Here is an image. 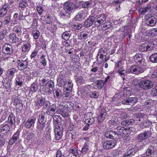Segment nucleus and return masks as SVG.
I'll return each instance as SVG.
<instances>
[{
	"label": "nucleus",
	"mask_w": 157,
	"mask_h": 157,
	"mask_svg": "<svg viewBox=\"0 0 157 157\" xmlns=\"http://www.w3.org/2000/svg\"><path fill=\"white\" fill-rule=\"evenodd\" d=\"M11 16H8L5 17L2 21L3 23L5 25H7L10 23L11 20Z\"/></svg>",
	"instance_id": "47"
},
{
	"label": "nucleus",
	"mask_w": 157,
	"mask_h": 157,
	"mask_svg": "<svg viewBox=\"0 0 157 157\" xmlns=\"http://www.w3.org/2000/svg\"><path fill=\"white\" fill-rule=\"evenodd\" d=\"M10 125L7 124L4 125H1L0 126V130L1 132H2L5 131H8L10 129Z\"/></svg>",
	"instance_id": "37"
},
{
	"label": "nucleus",
	"mask_w": 157,
	"mask_h": 157,
	"mask_svg": "<svg viewBox=\"0 0 157 157\" xmlns=\"http://www.w3.org/2000/svg\"><path fill=\"white\" fill-rule=\"evenodd\" d=\"M28 6V3L25 1L21 0L19 2V6L21 9H24Z\"/></svg>",
	"instance_id": "44"
},
{
	"label": "nucleus",
	"mask_w": 157,
	"mask_h": 157,
	"mask_svg": "<svg viewBox=\"0 0 157 157\" xmlns=\"http://www.w3.org/2000/svg\"><path fill=\"white\" fill-rule=\"evenodd\" d=\"M67 111V109H63L62 112L60 114L63 117H68L69 115Z\"/></svg>",
	"instance_id": "56"
},
{
	"label": "nucleus",
	"mask_w": 157,
	"mask_h": 157,
	"mask_svg": "<svg viewBox=\"0 0 157 157\" xmlns=\"http://www.w3.org/2000/svg\"><path fill=\"white\" fill-rule=\"evenodd\" d=\"M10 8L9 5L8 4L5 3L3 5L2 8L7 12L10 9Z\"/></svg>",
	"instance_id": "62"
},
{
	"label": "nucleus",
	"mask_w": 157,
	"mask_h": 157,
	"mask_svg": "<svg viewBox=\"0 0 157 157\" xmlns=\"http://www.w3.org/2000/svg\"><path fill=\"white\" fill-rule=\"evenodd\" d=\"M8 121L10 123L13 124L15 123V117L13 113L10 114L8 117Z\"/></svg>",
	"instance_id": "35"
},
{
	"label": "nucleus",
	"mask_w": 157,
	"mask_h": 157,
	"mask_svg": "<svg viewBox=\"0 0 157 157\" xmlns=\"http://www.w3.org/2000/svg\"><path fill=\"white\" fill-rule=\"evenodd\" d=\"M17 63L18 66L17 68L19 70L23 71L27 68L28 66V61L27 59L25 60H22L21 59L17 60Z\"/></svg>",
	"instance_id": "9"
},
{
	"label": "nucleus",
	"mask_w": 157,
	"mask_h": 157,
	"mask_svg": "<svg viewBox=\"0 0 157 157\" xmlns=\"http://www.w3.org/2000/svg\"><path fill=\"white\" fill-rule=\"evenodd\" d=\"M64 11L70 14L72 12L74 8V4L71 2L68 1L63 3Z\"/></svg>",
	"instance_id": "4"
},
{
	"label": "nucleus",
	"mask_w": 157,
	"mask_h": 157,
	"mask_svg": "<svg viewBox=\"0 0 157 157\" xmlns=\"http://www.w3.org/2000/svg\"><path fill=\"white\" fill-rule=\"evenodd\" d=\"M156 151V147L153 146H150L146 152L147 155L149 156L154 154Z\"/></svg>",
	"instance_id": "23"
},
{
	"label": "nucleus",
	"mask_w": 157,
	"mask_h": 157,
	"mask_svg": "<svg viewBox=\"0 0 157 157\" xmlns=\"http://www.w3.org/2000/svg\"><path fill=\"white\" fill-rule=\"evenodd\" d=\"M32 33L35 39H37L38 38L40 34L39 31L36 29H33L32 31Z\"/></svg>",
	"instance_id": "32"
},
{
	"label": "nucleus",
	"mask_w": 157,
	"mask_h": 157,
	"mask_svg": "<svg viewBox=\"0 0 157 157\" xmlns=\"http://www.w3.org/2000/svg\"><path fill=\"white\" fill-rule=\"evenodd\" d=\"M135 123V121L133 119H126L121 121V124L123 126L133 125Z\"/></svg>",
	"instance_id": "25"
},
{
	"label": "nucleus",
	"mask_w": 157,
	"mask_h": 157,
	"mask_svg": "<svg viewBox=\"0 0 157 157\" xmlns=\"http://www.w3.org/2000/svg\"><path fill=\"white\" fill-rule=\"evenodd\" d=\"M151 136V134L150 131H145L144 133H141L139 134L137 136V139L140 140V142L141 141L144 140Z\"/></svg>",
	"instance_id": "12"
},
{
	"label": "nucleus",
	"mask_w": 157,
	"mask_h": 157,
	"mask_svg": "<svg viewBox=\"0 0 157 157\" xmlns=\"http://www.w3.org/2000/svg\"><path fill=\"white\" fill-rule=\"evenodd\" d=\"M37 21L38 19L37 18H34L33 20V22L31 26L32 27H33L34 28L37 27L38 25Z\"/></svg>",
	"instance_id": "63"
},
{
	"label": "nucleus",
	"mask_w": 157,
	"mask_h": 157,
	"mask_svg": "<svg viewBox=\"0 0 157 157\" xmlns=\"http://www.w3.org/2000/svg\"><path fill=\"white\" fill-rule=\"evenodd\" d=\"M88 37V34L87 32H83L80 33L78 36V39L80 40L85 39Z\"/></svg>",
	"instance_id": "41"
},
{
	"label": "nucleus",
	"mask_w": 157,
	"mask_h": 157,
	"mask_svg": "<svg viewBox=\"0 0 157 157\" xmlns=\"http://www.w3.org/2000/svg\"><path fill=\"white\" fill-rule=\"evenodd\" d=\"M46 86H48V88H51L52 90L55 88L54 82L52 80H49L47 82Z\"/></svg>",
	"instance_id": "46"
},
{
	"label": "nucleus",
	"mask_w": 157,
	"mask_h": 157,
	"mask_svg": "<svg viewBox=\"0 0 157 157\" xmlns=\"http://www.w3.org/2000/svg\"><path fill=\"white\" fill-rule=\"evenodd\" d=\"M16 82L17 85L21 86L22 84V77L20 75L17 76L16 78Z\"/></svg>",
	"instance_id": "42"
},
{
	"label": "nucleus",
	"mask_w": 157,
	"mask_h": 157,
	"mask_svg": "<svg viewBox=\"0 0 157 157\" xmlns=\"http://www.w3.org/2000/svg\"><path fill=\"white\" fill-rule=\"evenodd\" d=\"M95 83L98 89H101L102 88L105 82L102 80H99L96 81Z\"/></svg>",
	"instance_id": "29"
},
{
	"label": "nucleus",
	"mask_w": 157,
	"mask_h": 157,
	"mask_svg": "<svg viewBox=\"0 0 157 157\" xmlns=\"http://www.w3.org/2000/svg\"><path fill=\"white\" fill-rule=\"evenodd\" d=\"M66 78L65 74L64 71L60 72L57 79V85L60 87L64 86L67 83V81L65 80Z\"/></svg>",
	"instance_id": "5"
},
{
	"label": "nucleus",
	"mask_w": 157,
	"mask_h": 157,
	"mask_svg": "<svg viewBox=\"0 0 157 157\" xmlns=\"http://www.w3.org/2000/svg\"><path fill=\"white\" fill-rule=\"evenodd\" d=\"M106 115V113H101L97 117L98 123L99 124L102 123L105 119Z\"/></svg>",
	"instance_id": "27"
},
{
	"label": "nucleus",
	"mask_w": 157,
	"mask_h": 157,
	"mask_svg": "<svg viewBox=\"0 0 157 157\" xmlns=\"http://www.w3.org/2000/svg\"><path fill=\"white\" fill-rule=\"evenodd\" d=\"M86 16V11L84 10H82L76 15L75 16V20L77 21H81L84 19Z\"/></svg>",
	"instance_id": "17"
},
{
	"label": "nucleus",
	"mask_w": 157,
	"mask_h": 157,
	"mask_svg": "<svg viewBox=\"0 0 157 157\" xmlns=\"http://www.w3.org/2000/svg\"><path fill=\"white\" fill-rule=\"evenodd\" d=\"M95 21V17L94 16H89L84 22L83 26L85 27L88 28L92 25Z\"/></svg>",
	"instance_id": "14"
},
{
	"label": "nucleus",
	"mask_w": 157,
	"mask_h": 157,
	"mask_svg": "<svg viewBox=\"0 0 157 157\" xmlns=\"http://www.w3.org/2000/svg\"><path fill=\"white\" fill-rule=\"evenodd\" d=\"M26 138L28 140H31L35 135V134L33 132H29Z\"/></svg>",
	"instance_id": "61"
},
{
	"label": "nucleus",
	"mask_w": 157,
	"mask_h": 157,
	"mask_svg": "<svg viewBox=\"0 0 157 157\" xmlns=\"http://www.w3.org/2000/svg\"><path fill=\"white\" fill-rule=\"evenodd\" d=\"M117 131L121 133L126 134V128L121 126H118L116 128Z\"/></svg>",
	"instance_id": "40"
},
{
	"label": "nucleus",
	"mask_w": 157,
	"mask_h": 157,
	"mask_svg": "<svg viewBox=\"0 0 157 157\" xmlns=\"http://www.w3.org/2000/svg\"><path fill=\"white\" fill-rule=\"evenodd\" d=\"M116 145L115 141L111 140L105 142L103 144V147L105 149H109L112 148Z\"/></svg>",
	"instance_id": "15"
},
{
	"label": "nucleus",
	"mask_w": 157,
	"mask_h": 157,
	"mask_svg": "<svg viewBox=\"0 0 157 157\" xmlns=\"http://www.w3.org/2000/svg\"><path fill=\"white\" fill-rule=\"evenodd\" d=\"M31 45L29 43H27L23 45L22 48V51L23 52H28L30 49Z\"/></svg>",
	"instance_id": "43"
},
{
	"label": "nucleus",
	"mask_w": 157,
	"mask_h": 157,
	"mask_svg": "<svg viewBox=\"0 0 157 157\" xmlns=\"http://www.w3.org/2000/svg\"><path fill=\"white\" fill-rule=\"evenodd\" d=\"M65 126L63 123H58L57 124H56L55 128H58L63 130L64 129Z\"/></svg>",
	"instance_id": "59"
},
{
	"label": "nucleus",
	"mask_w": 157,
	"mask_h": 157,
	"mask_svg": "<svg viewBox=\"0 0 157 157\" xmlns=\"http://www.w3.org/2000/svg\"><path fill=\"white\" fill-rule=\"evenodd\" d=\"M53 122L56 124H57L58 123H63V122L59 121L60 118L58 117V116H55L53 118Z\"/></svg>",
	"instance_id": "58"
},
{
	"label": "nucleus",
	"mask_w": 157,
	"mask_h": 157,
	"mask_svg": "<svg viewBox=\"0 0 157 157\" xmlns=\"http://www.w3.org/2000/svg\"><path fill=\"white\" fill-rule=\"evenodd\" d=\"M154 47V43L151 42L148 43L142 44L140 46L139 49L140 52H144L152 50Z\"/></svg>",
	"instance_id": "3"
},
{
	"label": "nucleus",
	"mask_w": 157,
	"mask_h": 157,
	"mask_svg": "<svg viewBox=\"0 0 157 157\" xmlns=\"http://www.w3.org/2000/svg\"><path fill=\"white\" fill-rule=\"evenodd\" d=\"M138 150V149H137V147H134L133 148L130 149L128 151L132 156L135 154L137 151Z\"/></svg>",
	"instance_id": "55"
},
{
	"label": "nucleus",
	"mask_w": 157,
	"mask_h": 157,
	"mask_svg": "<svg viewBox=\"0 0 157 157\" xmlns=\"http://www.w3.org/2000/svg\"><path fill=\"white\" fill-rule=\"evenodd\" d=\"M12 80H10L9 79L6 82H3V85L7 88H11V86L12 84Z\"/></svg>",
	"instance_id": "53"
},
{
	"label": "nucleus",
	"mask_w": 157,
	"mask_h": 157,
	"mask_svg": "<svg viewBox=\"0 0 157 157\" xmlns=\"http://www.w3.org/2000/svg\"><path fill=\"white\" fill-rule=\"evenodd\" d=\"M138 101V98L136 97L127 98L121 101L122 104L133 105Z\"/></svg>",
	"instance_id": "6"
},
{
	"label": "nucleus",
	"mask_w": 157,
	"mask_h": 157,
	"mask_svg": "<svg viewBox=\"0 0 157 157\" xmlns=\"http://www.w3.org/2000/svg\"><path fill=\"white\" fill-rule=\"evenodd\" d=\"M118 73L122 78L123 80H125V77L126 75V72H121L120 71H117Z\"/></svg>",
	"instance_id": "60"
},
{
	"label": "nucleus",
	"mask_w": 157,
	"mask_h": 157,
	"mask_svg": "<svg viewBox=\"0 0 157 157\" xmlns=\"http://www.w3.org/2000/svg\"><path fill=\"white\" fill-rule=\"evenodd\" d=\"M88 146L87 145H86L82 148L81 152L83 154H85L88 151Z\"/></svg>",
	"instance_id": "64"
},
{
	"label": "nucleus",
	"mask_w": 157,
	"mask_h": 157,
	"mask_svg": "<svg viewBox=\"0 0 157 157\" xmlns=\"http://www.w3.org/2000/svg\"><path fill=\"white\" fill-rule=\"evenodd\" d=\"M38 88L37 84L35 82H33L31 86V90L33 92H36Z\"/></svg>",
	"instance_id": "49"
},
{
	"label": "nucleus",
	"mask_w": 157,
	"mask_h": 157,
	"mask_svg": "<svg viewBox=\"0 0 157 157\" xmlns=\"http://www.w3.org/2000/svg\"><path fill=\"white\" fill-rule=\"evenodd\" d=\"M53 20L52 17L48 14H46L44 16V21L47 24H50L52 23Z\"/></svg>",
	"instance_id": "31"
},
{
	"label": "nucleus",
	"mask_w": 157,
	"mask_h": 157,
	"mask_svg": "<svg viewBox=\"0 0 157 157\" xmlns=\"http://www.w3.org/2000/svg\"><path fill=\"white\" fill-rule=\"evenodd\" d=\"M29 37V34L27 33H24L22 35L21 40L23 42L26 41Z\"/></svg>",
	"instance_id": "57"
},
{
	"label": "nucleus",
	"mask_w": 157,
	"mask_h": 157,
	"mask_svg": "<svg viewBox=\"0 0 157 157\" xmlns=\"http://www.w3.org/2000/svg\"><path fill=\"white\" fill-rule=\"evenodd\" d=\"M112 26V23L110 21L105 22L102 24L101 26V28H99V30H105L111 28Z\"/></svg>",
	"instance_id": "22"
},
{
	"label": "nucleus",
	"mask_w": 157,
	"mask_h": 157,
	"mask_svg": "<svg viewBox=\"0 0 157 157\" xmlns=\"http://www.w3.org/2000/svg\"><path fill=\"white\" fill-rule=\"evenodd\" d=\"M73 28L74 29L79 30L82 28V24L78 23H76L72 25Z\"/></svg>",
	"instance_id": "48"
},
{
	"label": "nucleus",
	"mask_w": 157,
	"mask_h": 157,
	"mask_svg": "<svg viewBox=\"0 0 157 157\" xmlns=\"http://www.w3.org/2000/svg\"><path fill=\"white\" fill-rule=\"evenodd\" d=\"M39 124H45L46 119L45 117V115L41 114L39 116L38 119Z\"/></svg>",
	"instance_id": "34"
},
{
	"label": "nucleus",
	"mask_w": 157,
	"mask_h": 157,
	"mask_svg": "<svg viewBox=\"0 0 157 157\" xmlns=\"http://www.w3.org/2000/svg\"><path fill=\"white\" fill-rule=\"evenodd\" d=\"M146 24L151 26H153L156 24V19L150 14H147L145 16Z\"/></svg>",
	"instance_id": "10"
},
{
	"label": "nucleus",
	"mask_w": 157,
	"mask_h": 157,
	"mask_svg": "<svg viewBox=\"0 0 157 157\" xmlns=\"http://www.w3.org/2000/svg\"><path fill=\"white\" fill-rule=\"evenodd\" d=\"M149 59L151 62L157 63V53H154L151 55L149 57Z\"/></svg>",
	"instance_id": "36"
},
{
	"label": "nucleus",
	"mask_w": 157,
	"mask_h": 157,
	"mask_svg": "<svg viewBox=\"0 0 157 157\" xmlns=\"http://www.w3.org/2000/svg\"><path fill=\"white\" fill-rule=\"evenodd\" d=\"M16 72V70L14 68H12L8 69L7 71V76L8 79L10 80H12Z\"/></svg>",
	"instance_id": "18"
},
{
	"label": "nucleus",
	"mask_w": 157,
	"mask_h": 157,
	"mask_svg": "<svg viewBox=\"0 0 157 157\" xmlns=\"http://www.w3.org/2000/svg\"><path fill=\"white\" fill-rule=\"evenodd\" d=\"M70 153L73 154L74 156H77L79 154L78 150L75 147H71L69 150Z\"/></svg>",
	"instance_id": "33"
},
{
	"label": "nucleus",
	"mask_w": 157,
	"mask_h": 157,
	"mask_svg": "<svg viewBox=\"0 0 157 157\" xmlns=\"http://www.w3.org/2000/svg\"><path fill=\"white\" fill-rule=\"evenodd\" d=\"M53 94L55 98H60L62 95V92L59 88H57L56 89H53Z\"/></svg>",
	"instance_id": "26"
},
{
	"label": "nucleus",
	"mask_w": 157,
	"mask_h": 157,
	"mask_svg": "<svg viewBox=\"0 0 157 157\" xmlns=\"http://www.w3.org/2000/svg\"><path fill=\"white\" fill-rule=\"evenodd\" d=\"M20 132L17 130L16 132L13 135L12 137L9 141V144L10 145L13 144L19 137Z\"/></svg>",
	"instance_id": "19"
},
{
	"label": "nucleus",
	"mask_w": 157,
	"mask_h": 157,
	"mask_svg": "<svg viewBox=\"0 0 157 157\" xmlns=\"http://www.w3.org/2000/svg\"><path fill=\"white\" fill-rule=\"evenodd\" d=\"M130 72L132 73L138 74L144 72V69L140 66L133 65L129 69Z\"/></svg>",
	"instance_id": "11"
},
{
	"label": "nucleus",
	"mask_w": 157,
	"mask_h": 157,
	"mask_svg": "<svg viewBox=\"0 0 157 157\" xmlns=\"http://www.w3.org/2000/svg\"><path fill=\"white\" fill-rule=\"evenodd\" d=\"M151 11V6L150 5H147L143 8L141 11V13L144 14L147 12H150Z\"/></svg>",
	"instance_id": "39"
},
{
	"label": "nucleus",
	"mask_w": 157,
	"mask_h": 157,
	"mask_svg": "<svg viewBox=\"0 0 157 157\" xmlns=\"http://www.w3.org/2000/svg\"><path fill=\"white\" fill-rule=\"evenodd\" d=\"M13 32L17 34L21 33V27L19 26H16L13 28Z\"/></svg>",
	"instance_id": "52"
},
{
	"label": "nucleus",
	"mask_w": 157,
	"mask_h": 157,
	"mask_svg": "<svg viewBox=\"0 0 157 157\" xmlns=\"http://www.w3.org/2000/svg\"><path fill=\"white\" fill-rule=\"evenodd\" d=\"M2 52L6 55H11L13 52L12 46L9 44H5L2 47Z\"/></svg>",
	"instance_id": "7"
},
{
	"label": "nucleus",
	"mask_w": 157,
	"mask_h": 157,
	"mask_svg": "<svg viewBox=\"0 0 157 157\" xmlns=\"http://www.w3.org/2000/svg\"><path fill=\"white\" fill-rule=\"evenodd\" d=\"M139 85L142 89L145 90H147L153 87V83L149 80L143 79L139 82Z\"/></svg>",
	"instance_id": "1"
},
{
	"label": "nucleus",
	"mask_w": 157,
	"mask_h": 157,
	"mask_svg": "<svg viewBox=\"0 0 157 157\" xmlns=\"http://www.w3.org/2000/svg\"><path fill=\"white\" fill-rule=\"evenodd\" d=\"M95 20L97 21L94 22V25L99 28L103 23L106 20V17L105 14L103 13L101 14H98L95 16Z\"/></svg>",
	"instance_id": "2"
},
{
	"label": "nucleus",
	"mask_w": 157,
	"mask_h": 157,
	"mask_svg": "<svg viewBox=\"0 0 157 157\" xmlns=\"http://www.w3.org/2000/svg\"><path fill=\"white\" fill-rule=\"evenodd\" d=\"M89 95L91 98H97L99 95V93L97 91L90 92Z\"/></svg>",
	"instance_id": "38"
},
{
	"label": "nucleus",
	"mask_w": 157,
	"mask_h": 157,
	"mask_svg": "<svg viewBox=\"0 0 157 157\" xmlns=\"http://www.w3.org/2000/svg\"><path fill=\"white\" fill-rule=\"evenodd\" d=\"M108 54V50L106 48L104 47L100 48L99 50L97 57V60H98V56L100 55L106 56Z\"/></svg>",
	"instance_id": "20"
},
{
	"label": "nucleus",
	"mask_w": 157,
	"mask_h": 157,
	"mask_svg": "<svg viewBox=\"0 0 157 157\" xmlns=\"http://www.w3.org/2000/svg\"><path fill=\"white\" fill-rule=\"evenodd\" d=\"M36 118L32 116L29 118L25 124V126L28 128H30L31 127H34Z\"/></svg>",
	"instance_id": "13"
},
{
	"label": "nucleus",
	"mask_w": 157,
	"mask_h": 157,
	"mask_svg": "<svg viewBox=\"0 0 157 157\" xmlns=\"http://www.w3.org/2000/svg\"><path fill=\"white\" fill-rule=\"evenodd\" d=\"M58 150L61 153L62 156L66 157L67 156V153L68 152V151L66 148H60Z\"/></svg>",
	"instance_id": "45"
},
{
	"label": "nucleus",
	"mask_w": 157,
	"mask_h": 157,
	"mask_svg": "<svg viewBox=\"0 0 157 157\" xmlns=\"http://www.w3.org/2000/svg\"><path fill=\"white\" fill-rule=\"evenodd\" d=\"M92 2L91 1H88L83 2L82 4V6L83 8H86L91 7V4Z\"/></svg>",
	"instance_id": "50"
},
{
	"label": "nucleus",
	"mask_w": 157,
	"mask_h": 157,
	"mask_svg": "<svg viewBox=\"0 0 157 157\" xmlns=\"http://www.w3.org/2000/svg\"><path fill=\"white\" fill-rule=\"evenodd\" d=\"M45 56L43 55L40 58V63H41L42 65H43L44 66H45L47 64V61L45 57Z\"/></svg>",
	"instance_id": "51"
},
{
	"label": "nucleus",
	"mask_w": 157,
	"mask_h": 157,
	"mask_svg": "<svg viewBox=\"0 0 157 157\" xmlns=\"http://www.w3.org/2000/svg\"><path fill=\"white\" fill-rule=\"evenodd\" d=\"M45 99L42 97L38 98L36 102V105L38 106H41L45 103Z\"/></svg>",
	"instance_id": "30"
},
{
	"label": "nucleus",
	"mask_w": 157,
	"mask_h": 157,
	"mask_svg": "<svg viewBox=\"0 0 157 157\" xmlns=\"http://www.w3.org/2000/svg\"><path fill=\"white\" fill-rule=\"evenodd\" d=\"M134 59L135 62L141 66H145L146 64V60L143 55L138 53L136 54Z\"/></svg>",
	"instance_id": "8"
},
{
	"label": "nucleus",
	"mask_w": 157,
	"mask_h": 157,
	"mask_svg": "<svg viewBox=\"0 0 157 157\" xmlns=\"http://www.w3.org/2000/svg\"><path fill=\"white\" fill-rule=\"evenodd\" d=\"M9 39L13 44L18 43L19 41V39L15 33H10L9 36Z\"/></svg>",
	"instance_id": "21"
},
{
	"label": "nucleus",
	"mask_w": 157,
	"mask_h": 157,
	"mask_svg": "<svg viewBox=\"0 0 157 157\" xmlns=\"http://www.w3.org/2000/svg\"><path fill=\"white\" fill-rule=\"evenodd\" d=\"M105 135L107 138L114 139V138H117V136L118 135V134L115 132L113 131H109L105 132Z\"/></svg>",
	"instance_id": "16"
},
{
	"label": "nucleus",
	"mask_w": 157,
	"mask_h": 157,
	"mask_svg": "<svg viewBox=\"0 0 157 157\" xmlns=\"http://www.w3.org/2000/svg\"><path fill=\"white\" fill-rule=\"evenodd\" d=\"M55 136L56 140H59L61 138L63 135V133H62L61 132L59 133L58 132H55Z\"/></svg>",
	"instance_id": "54"
},
{
	"label": "nucleus",
	"mask_w": 157,
	"mask_h": 157,
	"mask_svg": "<svg viewBox=\"0 0 157 157\" xmlns=\"http://www.w3.org/2000/svg\"><path fill=\"white\" fill-rule=\"evenodd\" d=\"M70 36L71 31L70 30L63 32L61 36L62 39L66 40L69 39Z\"/></svg>",
	"instance_id": "28"
},
{
	"label": "nucleus",
	"mask_w": 157,
	"mask_h": 157,
	"mask_svg": "<svg viewBox=\"0 0 157 157\" xmlns=\"http://www.w3.org/2000/svg\"><path fill=\"white\" fill-rule=\"evenodd\" d=\"M73 84L71 82L68 81L64 86V88L66 91L70 93L72 91Z\"/></svg>",
	"instance_id": "24"
}]
</instances>
